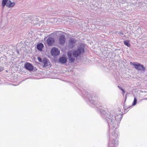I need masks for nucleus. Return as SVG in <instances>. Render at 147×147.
I'll list each match as a JSON object with an SVG mask.
<instances>
[{"label": "nucleus", "mask_w": 147, "mask_h": 147, "mask_svg": "<svg viewBox=\"0 0 147 147\" xmlns=\"http://www.w3.org/2000/svg\"><path fill=\"white\" fill-rule=\"evenodd\" d=\"M44 47V45L42 43L38 44L36 46L37 49L40 51H42Z\"/></svg>", "instance_id": "f8f14e48"}, {"label": "nucleus", "mask_w": 147, "mask_h": 147, "mask_svg": "<svg viewBox=\"0 0 147 147\" xmlns=\"http://www.w3.org/2000/svg\"><path fill=\"white\" fill-rule=\"evenodd\" d=\"M84 53V48L82 47H79L77 49L74 51L72 53L71 51H69L67 53V55L69 61L71 63H73L76 58L81 54Z\"/></svg>", "instance_id": "f03ea898"}, {"label": "nucleus", "mask_w": 147, "mask_h": 147, "mask_svg": "<svg viewBox=\"0 0 147 147\" xmlns=\"http://www.w3.org/2000/svg\"><path fill=\"white\" fill-rule=\"evenodd\" d=\"M59 61L62 64H64L67 63V58L65 57H61L59 59Z\"/></svg>", "instance_id": "9b49d317"}, {"label": "nucleus", "mask_w": 147, "mask_h": 147, "mask_svg": "<svg viewBox=\"0 0 147 147\" xmlns=\"http://www.w3.org/2000/svg\"><path fill=\"white\" fill-rule=\"evenodd\" d=\"M104 119L107 121L109 127V147H116L118 144L117 140L118 133L116 129L119 127L122 119Z\"/></svg>", "instance_id": "f257e3e1"}, {"label": "nucleus", "mask_w": 147, "mask_h": 147, "mask_svg": "<svg viewBox=\"0 0 147 147\" xmlns=\"http://www.w3.org/2000/svg\"><path fill=\"white\" fill-rule=\"evenodd\" d=\"M58 41L59 43L61 45L63 46L65 42V38L63 35H61L59 37Z\"/></svg>", "instance_id": "423d86ee"}, {"label": "nucleus", "mask_w": 147, "mask_h": 147, "mask_svg": "<svg viewBox=\"0 0 147 147\" xmlns=\"http://www.w3.org/2000/svg\"><path fill=\"white\" fill-rule=\"evenodd\" d=\"M51 53L53 56H57L59 54L60 51L57 48L54 47L51 50Z\"/></svg>", "instance_id": "0eeeda50"}, {"label": "nucleus", "mask_w": 147, "mask_h": 147, "mask_svg": "<svg viewBox=\"0 0 147 147\" xmlns=\"http://www.w3.org/2000/svg\"><path fill=\"white\" fill-rule=\"evenodd\" d=\"M118 87L119 88V86H118Z\"/></svg>", "instance_id": "5701e85b"}, {"label": "nucleus", "mask_w": 147, "mask_h": 147, "mask_svg": "<svg viewBox=\"0 0 147 147\" xmlns=\"http://www.w3.org/2000/svg\"><path fill=\"white\" fill-rule=\"evenodd\" d=\"M17 53H18V54L19 53V51H17Z\"/></svg>", "instance_id": "412c9836"}, {"label": "nucleus", "mask_w": 147, "mask_h": 147, "mask_svg": "<svg viewBox=\"0 0 147 147\" xmlns=\"http://www.w3.org/2000/svg\"><path fill=\"white\" fill-rule=\"evenodd\" d=\"M77 40L73 38H70L68 42V47L71 49L74 48L76 43Z\"/></svg>", "instance_id": "39448f33"}, {"label": "nucleus", "mask_w": 147, "mask_h": 147, "mask_svg": "<svg viewBox=\"0 0 147 147\" xmlns=\"http://www.w3.org/2000/svg\"><path fill=\"white\" fill-rule=\"evenodd\" d=\"M137 98H136L135 97H134V101L132 103V106H135V105H136L137 103Z\"/></svg>", "instance_id": "4468645a"}, {"label": "nucleus", "mask_w": 147, "mask_h": 147, "mask_svg": "<svg viewBox=\"0 0 147 147\" xmlns=\"http://www.w3.org/2000/svg\"><path fill=\"white\" fill-rule=\"evenodd\" d=\"M24 67L27 70L29 71H32L33 70V66L32 65L29 63H27L24 65Z\"/></svg>", "instance_id": "6e6552de"}, {"label": "nucleus", "mask_w": 147, "mask_h": 147, "mask_svg": "<svg viewBox=\"0 0 147 147\" xmlns=\"http://www.w3.org/2000/svg\"><path fill=\"white\" fill-rule=\"evenodd\" d=\"M130 64H132V65L134 66V68L137 70L144 71H145L146 70L145 67L143 65L140 63L136 62L132 63L131 62Z\"/></svg>", "instance_id": "20e7f679"}, {"label": "nucleus", "mask_w": 147, "mask_h": 147, "mask_svg": "<svg viewBox=\"0 0 147 147\" xmlns=\"http://www.w3.org/2000/svg\"><path fill=\"white\" fill-rule=\"evenodd\" d=\"M42 63L43 64L44 67H47L51 64L49 60L46 58H44L43 59Z\"/></svg>", "instance_id": "1a4fd4ad"}, {"label": "nucleus", "mask_w": 147, "mask_h": 147, "mask_svg": "<svg viewBox=\"0 0 147 147\" xmlns=\"http://www.w3.org/2000/svg\"><path fill=\"white\" fill-rule=\"evenodd\" d=\"M118 34L119 35H124V34L123 32H119L118 33Z\"/></svg>", "instance_id": "a211bd4d"}, {"label": "nucleus", "mask_w": 147, "mask_h": 147, "mask_svg": "<svg viewBox=\"0 0 147 147\" xmlns=\"http://www.w3.org/2000/svg\"><path fill=\"white\" fill-rule=\"evenodd\" d=\"M130 107V106L127 107V106L125 105V104L124 105L123 109L124 110H127Z\"/></svg>", "instance_id": "2eb2a0df"}, {"label": "nucleus", "mask_w": 147, "mask_h": 147, "mask_svg": "<svg viewBox=\"0 0 147 147\" xmlns=\"http://www.w3.org/2000/svg\"><path fill=\"white\" fill-rule=\"evenodd\" d=\"M3 67H0V72L2 71L3 70Z\"/></svg>", "instance_id": "f3484780"}, {"label": "nucleus", "mask_w": 147, "mask_h": 147, "mask_svg": "<svg viewBox=\"0 0 147 147\" xmlns=\"http://www.w3.org/2000/svg\"><path fill=\"white\" fill-rule=\"evenodd\" d=\"M47 42L48 46H52L55 42L54 39L53 37H50L47 39Z\"/></svg>", "instance_id": "9d476101"}, {"label": "nucleus", "mask_w": 147, "mask_h": 147, "mask_svg": "<svg viewBox=\"0 0 147 147\" xmlns=\"http://www.w3.org/2000/svg\"><path fill=\"white\" fill-rule=\"evenodd\" d=\"M123 42L124 44L125 45L129 47H130V45L129 43V40H125L123 41Z\"/></svg>", "instance_id": "ddd939ff"}, {"label": "nucleus", "mask_w": 147, "mask_h": 147, "mask_svg": "<svg viewBox=\"0 0 147 147\" xmlns=\"http://www.w3.org/2000/svg\"><path fill=\"white\" fill-rule=\"evenodd\" d=\"M15 4L14 2H11L10 0H2V5L3 8L5 5H6L9 8L12 7Z\"/></svg>", "instance_id": "7ed1b4c3"}, {"label": "nucleus", "mask_w": 147, "mask_h": 147, "mask_svg": "<svg viewBox=\"0 0 147 147\" xmlns=\"http://www.w3.org/2000/svg\"><path fill=\"white\" fill-rule=\"evenodd\" d=\"M144 99V100H147V98H144V99Z\"/></svg>", "instance_id": "4be33fe9"}, {"label": "nucleus", "mask_w": 147, "mask_h": 147, "mask_svg": "<svg viewBox=\"0 0 147 147\" xmlns=\"http://www.w3.org/2000/svg\"><path fill=\"white\" fill-rule=\"evenodd\" d=\"M37 59H38V61L39 62H40L42 63V59L40 57H37Z\"/></svg>", "instance_id": "dca6fc26"}, {"label": "nucleus", "mask_w": 147, "mask_h": 147, "mask_svg": "<svg viewBox=\"0 0 147 147\" xmlns=\"http://www.w3.org/2000/svg\"><path fill=\"white\" fill-rule=\"evenodd\" d=\"M125 91L124 90V92H123V94H124L125 93Z\"/></svg>", "instance_id": "aec40b11"}, {"label": "nucleus", "mask_w": 147, "mask_h": 147, "mask_svg": "<svg viewBox=\"0 0 147 147\" xmlns=\"http://www.w3.org/2000/svg\"><path fill=\"white\" fill-rule=\"evenodd\" d=\"M120 88L121 90L123 92H124V90L123 89H122V88Z\"/></svg>", "instance_id": "6ab92c4d"}]
</instances>
